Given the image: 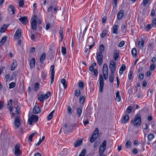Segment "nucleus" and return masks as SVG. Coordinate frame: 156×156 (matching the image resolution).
Masks as SVG:
<instances>
[{
  "instance_id": "1",
  "label": "nucleus",
  "mask_w": 156,
  "mask_h": 156,
  "mask_svg": "<svg viewBox=\"0 0 156 156\" xmlns=\"http://www.w3.org/2000/svg\"><path fill=\"white\" fill-rule=\"evenodd\" d=\"M133 122V126L136 127L139 126L141 123V118L139 114H137L134 118V121L132 120L131 123Z\"/></svg>"
},
{
  "instance_id": "2",
  "label": "nucleus",
  "mask_w": 156,
  "mask_h": 156,
  "mask_svg": "<svg viewBox=\"0 0 156 156\" xmlns=\"http://www.w3.org/2000/svg\"><path fill=\"white\" fill-rule=\"evenodd\" d=\"M99 132L98 129L96 128L93 133L90 139V140L91 143H93L95 141L98 136Z\"/></svg>"
},
{
  "instance_id": "3",
  "label": "nucleus",
  "mask_w": 156,
  "mask_h": 156,
  "mask_svg": "<svg viewBox=\"0 0 156 156\" xmlns=\"http://www.w3.org/2000/svg\"><path fill=\"white\" fill-rule=\"evenodd\" d=\"M99 81V91L102 93L103 90V88L104 86V79L101 74L100 75Z\"/></svg>"
},
{
  "instance_id": "4",
  "label": "nucleus",
  "mask_w": 156,
  "mask_h": 156,
  "mask_svg": "<svg viewBox=\"0 0 156 156\" xmlns=\"http://www.w3.org/2000/svg\"><path fill=\"white\" fill-rule=\"evenodd\" d=\"M38 117L36 115H32L29 117L28 119V122L30 125H32L33 122H36L38 120Z\"/></svg>"
},
{
  "instance_id": "5",
  "label": "nucleus",
  "mask_w": 156,
  "mask_h": 156,
  "mask_svg": "<svg viewBox=\"0 0 156 156\" xmlns=\"http://www.w3.org/2000/svg\"><path fill=\"white\" fill-rule=\"evenodd\" d=\"M37 16L36 15H34L31 19L32 22L31 23V26L32 29L35 30L37 28Z\"/></svg>"
},
{
  "instance_id": "6",
  "label": "nucleus",
  "mask_w": 156,
  "mask_h": 156,
  "mask_svg": "<svg viewBox=\"0 0 156 156\" xmlns=\"http://www.w3.org/2000/svg\"><path fill=\"white\" fill-rule=\"evenodd\" d=\"M103 54L97 53L96 59L98 64L99 66H101L103 62Z\"/></svg>"
},
{
  "instance_id": "7",
  "label": "nucleus",
  "mask_w": 156,
  "mask_h": 156,
  "mask_svg": "<svg viewBox=\"0 0 156 156\" xmlns=\"http://www.w3.org/2000/svg\"><path fill=\"white\" fill-rule=\"evenodd\" d=\"M20 145L19 144H17L14 148V154L16 156L19 155L21 152V151L20 149Z\"/></svg>"
},
{
  "instance_id": "8",
  "label": "nucleus",
  "mask_w": 156,
  "mask_h": 156,
  "mask_svg": "<svg viewBox=\"0 0 156 156\" xmlns=\"http://www.w3.org/2000/svg\"><path fill=\"white\" fill-rule=\"evenodd\" d=\"M51 83H52L54 82V78L55 71H54V66L53 65H51Z\"/></svg>"
},
{
  "instance_id": "9",
  "label": "nucleus",
  "mask_w": 156,
  "mask_h": 156,
  "mask_svg": "<svg viewBox=\"0 0 156 156\" xmlns=\"http://www.w3.org/2000/svg\"><path fill=\"white\" fill-rule=\"evenodd\" d=\"M21 30L20 29L17 30L15 34L14 38L17 39H20L21 36Z\"/></svg>"
},
{
  "instance_id": "10",
  "label": "nucleus",
  "mask_w": 156,
  "mask_h": 156,
  "mask_svg": "<svg viewBox=\"0 0 156 156\" xmlns=\"http://www.w3.org/2000/svg\"><path fill=\"white\" fill-rule=\"evenodd\" d=\"M47 73L45 70H43L41 73V77L44 82L46 80Z\"/></svg>"
},
{
  "instance_id": "11",
  "label": "nucleus",
  "mask_w": 156,
  "mask_h": 156,
  "mask_svg": "<svg viewBox=\"0 0 156 156\" xmlns=\"http://www.w3.org/2000/svg\"><path fill=\"white\" fill-rule=\"evenodd\" d=\"M19 20L24 24H26L28 22L27 16H24L19 18Z\"/></svg>"
},
{
  "instance_id": "12",
  "label": "nucleus",
  "mask_w": 156,
  "mask_h": 156,
  "mask_svg": "<svg viewBox=\"0 0 156 156\" xmlns=\"http://www.w3.org/2000/svg\"><path fill=\"white\" fill-rule=\"evenodd\" d=\"M124 10L123 9H121L118 13L117 16V19L118 20L121 19L123 16Z\"/></svg>"
},
{
  "instance_id": "13",
  "label": "nucleus",
  "mask_w": 156,
  "mask_h": 156,
  "mask_svg": "<svg viewBox=\"0 0 156 156\" xmlns=\"http://www.w3.org/2000/svg\"><path fill=\"white\" fill-rule=\"evenodd\" d=\"M33 113L34 114H38L40 112V109L38 105H35L33 109Z\"/></svg>"
},
{
  "instance_id": "14",
  "label": "nucleus",
  "mask_w": 156,
  "mask_h": 156,
  "mask_svg": "<svg viewBox=\"0 0 156 156\" xmlns=\"http://www.w3.org/2000/svg\"><path fill=\"white\" fill-rule=\"evenodd\" d=\"M9 10L11 12V14L14 15L15 13V6L13 5H9Z\"/></svg>"
},
{
  "instance_id": "15",
  "label": "nucleus",
  "mask_w": 156,
  "mask_h": 156,
  "mask_svg": "<svg viewBox=\"0 0 156 156\" xmlns=\"http://www.w3.org/2000/svg\"><path fill=\"white\" fill-rule=\"evenodd\" d=\"M129 116L128 115H126L121 119L122 122L124 123H126L129 119Z\"/></svg>"
},
{
  "instance_id": "16",
  "label": "nucleus",
  "mask_w": 156,
  "mask_h": 156,
  "mask_svg": "<svg viewBox=\"0 0 156 156\" xmlns=\"http://www.w3.org/2000/svg\"><path fill=\"white\" fill-rule=\"evenodd\" d=\"M14 124L16 127L17 128H18L20 124V118L19 117H16V118L15 120Z\"/></svg>"
},
{
  "instance_id": "17",
  "label": "nucleus",
  "mask_w": 156,
  "mask_h": 156,
  "mask_svg": "<svg viewBox=\"0 0 156 156\" xmlns=\"http://www.w3.org/2000/svg\"><path fill=\"white\" fill-rule=\"evenodd\" d=\"M17 66V61L16 60H14L13 61L12 64L11 66V70L12 71H13L16 68Z\"/></svg>"
},
{
  "instance_id": "18",
  "label": "nucleus",
  "mask_w": 156,
  "mask_h": 156,
  "mask_svg": "<svg viewBox=\"0 0 156 156\" xmlns=\"http://www.w3.org/2000/svg\"><path fill=\"white\" fill-rule=\"evenodd\" d=\"M99 50V51L97 53L103 54V52H104L105 50V47L103 44H101L100 45Z\"/></svg>"
},
{
  "instance_id": "19",
  "label": "nucleus",
  "mask_w": 156,
  "mask_h": 156,
  "mask_svg": "<svg viewBox=\"0 0 156 156\" xmlns=\"http://www.w3.org/2000/svg\"><path fill=\"white\" fill-rule=\"evenodd\" d=\"M138 45L140 48H143L144 47V41L142 38L140 39L138 42Z\"/></svg>"
},
{
  "instance_id": "20",
  "label": "nucleus",
  "mask_w": 156,
  "mask_h": 156,
  "mask_svg": "<svg viewBox=\"0 0 156 156\" xmlns=\"http://www.w3.org/2000/svg\"><path fill=\"white\" fill-rule=\"evenodd\" d=\"M118 27L117 25H114L112 27L113 33L114 34H117L118 33Z\"/></svg>"
},
{
  "instance_id": "21",
  "label": "nucleus",
  "mask_w": 156,
  "mask_h": 156,
  "mask_svg": "<svg viewBox=\"0 0 156 156\" xmlns=\"http://www.w3.org/2000/svg\"><path fill=\"white\" fill-rule=\"evenodd\" d=\"M35 63V58H32L30 62V66L31 68H33L34 67Z\"/></svg>"
},
{
  "instance_id": "22",
  "label": "nucleus",
  "mask_w": 156,
  "mask_h": 156,
  "mask_svg": "<svg viewBox=\"0 0 156 156\" xmlns=\"http://www.w3.org/2000/svg\"><path fill=\"white\" fill-rule=\"evenodd\" d=\"M115 100L118 102H119L121 100V97L119 95V92L118 90L116 93Z\"/></svg>"
},
{
  "instance_id": "23",
  "label": "nucleus",
  "mask_w": 156,
  "mask_h": 156,
  "mask_svg": "<svg viewBox=\"0 0 156 156\" xmlns=\"http://www.w3.org/2000/svg\"><path fill=\"white\" fill-rule=\"evenodd\" d=\"M119 56V51L117 50H116L115 51L114 54L113 55V57L114 59L115 60H117Z\"/></svg>"
},
{
  "instance_id": "24",
  "label": "nucleus",
  "mask_w": 156,
  "mask_h": 156,
  "mask_svg": "<svg viewBox=\"0 0 156 156\" xmlns=\"http://www.w3.org/2000/svg\"><path fill=\"white\" fill-rule=\"evenodd\" d=\"M83 143L82 140H80L76 141L74 143V145L75 147H77L78 146H80Z\"/></svg>"
},
{
  "instance_id": "25",
  "label": "nucleus",
  "mask_w": 156,
  "mask_h": 156,
  "mask_svg": "<svg viewBox=\"0 0 156 156\" xmlns=\"http://www.w3.org/2000/svg\"><path fill=\"white\" fill-rule=\"evenodd\" d=\"M45 57L46 54L45 53H43L41 55L40 58V61L41 63H43L45 59Z\"/></svg>"
},
{
  "instance_id": "26",
  "label": "nucleus",
  "mask_w": 156,
  "mask_h": 156,
  "mask_svg": "<svg viewBox=\"0 0 156 156\" xmlns=\"http://www.w3.org/2000/svg\"><path fill=\"white\" fill-rule=\"evenodd\" d=\"M61 82L64 88V89H66L67 87V83L66 80L63 78L61 80Z\"/></svg>"
},
{
  "instance_id": "27",
  "label": "nucleus",
  "mask_w": 156,
  "mask_h": 156,
  "mask_svg": "<svg viewBox=\"0 0 156 156\" xmlns=\"http://www.w3.org/2000/svg\"><path fill=\"white\" fill-rule=\"evenodd\" d=\"M77 113L78 114V117L80 118L82 113V108H78L77 110Z\"/></svg>"
},
{
  "instance_id": "28",
  "label": "nucleus",
  "mask_w": 156,
  "mask_h": 156,
  "mask_svg": "<svg viewBox=\"0 0 156 156\" xmlns=\"http://www.w3.org/2000/svg\"><path fill=\"white\" fill-rule=\"evenodd\" d=\"M96 63L95 62L92 63L91 66L89 67V70L91 72H93L95 70L94 67L96 66Z\"/></svg>"
},
{
  "instance_id": "29",
  "label": "nucleus",
  "mask_w": 156,
  "mask_h": 156,
  "mask_svg": "<svg viewBox=\"0 0 156 156\" xmlns=\"http://www.w3.org/2000/svg\"><path fill=\"white\" fill-rule=\"evenodd\" d=\"M109 68L111 71V73H114L115 70V66L112 65L111 64L109 65Z\"/></svg>"
},
{
  "instance_id": "30",
  "label": "nucleus",
  "mask_w": 156,
  "mask_h": 156,
  "mask_svg": "<svg viewBox=\"0 0 156 156\" xmlns=\"http://www.w3.org/2000/svg\"><path fill=\"white\" fill-rule=\"evenodd\" d=\"M132 55L133 57H136V56L137 51L136 49L134 48H133L131 51Z\"/></svg>"
},
{
  "instance_id": "31",
  "label": "nucleus",
  "mask_w": 156,
  "mask_h": 156,
  "mask_svg": "<svg viewBox=\"0 0 156 156\" xmlns=\"http://www.w3.org/2000/svg\"><path fill=\"white\" fill-rule=\"evenodd\" d=\"M37 99L38 100L42 102V103L44 102L45 100L44 97V95L42 94L39 95Z\"/></svg>"
},
{
  "instance_id": "32",
  "label": "nucleus",
  "mask_w": 156,
  "mask_h": 156,
  "mask_svg": "<svg viewBox=\"0 0 156 156\" xmlns=\"http://www.w3.org/2000/svg\"><path fill=\"white\" fill-rule=\"evenodd\" d=\"M105 149V148H104V147L103 148L102 147L100 146L99 150V153L100 156H101L102 155Z\"/></svg>"
},
{
  "instance_id": "33",
  "label": "nucleus",
  "mask_w": 156,
  "mask_h": 156,
  "mask_svg": "<svg viewBox=\"0 0 156 156\" xmlns=\"http://www.w3.org/2000/svg\"><path fill=\"white\" fill-rule=\"evenodd\" d=\"M7 37L5 36L2 37L1 40L0 41V44L1 45H3L6 40Z\"/></svg>"
},
{
  "instance_id": "34",
  "label": "nucleus",
  "mask_w": 156,
  "mask_h": 156,
  "mask_svg": "<svg viewBox=\"0 0 156 156\" xmlns=\"http://www.w3.org/2000/svg\"><path fill=\"white\" fill-rule=\"evenodd\" d=\"M108 72V67L106 64L105 63L103 65V72L104 73V72Z\"/></svg>"
},
{
  "instance_id": "35",
  "label": "nucleus",
  "mask_w": 156,
  "mask_h": 156,
  "mask_svg": "<svg viewBox=\"0 0 156 156\" xmlns=\"http://www.w3.org/2000/svg\"><path fill=\"white\" fill-rule=\"evenodd\" d=\"M133 109V108L132 106H129L126 109V113L130 114L131 113Z\"/></svg>"
},
{
  "instance_id": "36",
  "label": "nucleus",
  "mask_w": 156,
  "mask_h": 156,
  "mask_svg": "<svg viewBox=\"0 0 156 156\" xmlns=\"http://www.w3.org/2000/svg\"><path fill=\"white\" fill-rule=\"evenodd\" d=\"M37 132H34L33 133H31L29 136L28 137L29 140L31 142L32 141V138L34 135L37 134Z\"/></svg>"
},
{
  "instance_id": "37",
  "label": "nucleus",
  "mask_w": 156,
  "mask_h": 156,
  "mask_svg": "<svg viewBox=\"0 0 156 156\" xmlns=\"http://www.w3.org/2000/svg\"><path fill=\"white\" fill-rule=\"evenodd\" d=\"M54 111V110L53 111L48 115L47 118V119L48 120H50L53 117V113Z\"/></svg>"
},
{
  "instance_id": "38",
  "label": "nucleus",
  "mask_w": 156,
  "mask_h": 156,
  "mask_svg": "<svg viewBox=\"0 0 156 156\" xmlns=\"http://www.w3.org/2000/svg\"><path fill=\"white\" fill-rule=\"evenodd\" d=\"M154 137V136L152 133H150L147 136V138L149 140H152Z\"/></svg>"
},
{
  "instance_id": "39",
  "label": "nucleus",
  "mask_w": 156,
  "mask_h": 156,
  "mask_svg": "<svg viewBox=\"0 0 156 156\" xmlns=\"http://www.w3.org/2000/svg\"><path fill=\"white\" fill-rule=\"evenodd\" d=\"M80 90H78L77 89H76L75 90L74 92V94L77 97H79L80 95Z\"/></svg>"
},
{
  "instance_id": "40",
  "label": "nucleus",
  "mask_w": 156,
  "mask_h": 156,
  "mask_svg": "<svg viewBox=\"0 0 156 156\" xmlns=\"http://www.w3.org/2000/svg\"><path fill=\"white\" fill-rule=\"evenodd\" d=\"M8 27L6 25H4L3 27H2L0 30V32L1 33H3L5 32V30L7 29Z\"/></svg>"
},
{
  "instance_id": "41",
  "label": "nucleus",
  "mask_w": 156,
  "mask_h": 156,
  "mask_svg": "<svg viewBox=\"0 0 156 156\" xmlns=\"http://www.w3.org/2000/svg\"><path fill=\"white\" fill-rule=\"evenodd\" d=\"M14 108L16 109V112L18 114H20V108L18 107V105L15 104L14 105Z\"/></svg>"
},
{
  "instance_id": "42",
  "label": "nucleus",
  "mask_w": 156,
  "mask_h": 156,
  "mask_svg": "<svg viewBox=\"0 0 156 156\" xmlns=\"http://www.w3.org/2000/svg\"><path fill=\"white\" fill-rule=\"evenodd\" d=\"M127 24H125L123 25L121 27V29L122 31L124 33H125L126 31V28L127 27Z\"/></svg>"
},
{
  "instance_id": "43",
  "label": "nucleus",
  "mask_w": 156,
  "mask_h": 156,
  "mask_svg": "<svg viewBox=\"0 0 156 156\" xmlns=\"http://www.w3.org/2000/svg\"><path fill=\"white\" fill-rule=\"evenodd\" d=\"M16 83L15 82H12L9 83V89L13 88L15 87Z\"/></svg>"
},
{
  "instance_id": "44",
  "label": "nucleus",
  "mask_w": 156,
  "mask_h": 156,
  "mask_svg": "<svg viewBox=\"0 0 156 156\" xmlns=\"http://www.w3.org/2000/svg\"><path fill=\"white\" fill-rule=\"evenodd\" d=\"M67 110L68 113L69 115H71L72 113V110L71 108L69 106H68Z\"/></svg>"
},
{
  "instance_id": "45",
  "label": "nucleus",
  "mask_w": 156,
  "mask_h": 156,
  "mask_svg": "<svg viewBox=\"0 0 156 156\" xmlns=\"http://www.w3.org/2000/svg\"><path fill=\"white\" fill-rule=\"evenodd\" d=\"M114 77V73H111L109 77V81L111 82H112Z\"/></svg>"
},
{
  "instance_id": "46",
  "label": "nucleus",
  "mask_w": 156,
  "mask_h": 156,
  "mask_svg": "<svg viewBox=\"0 0 156 156\" xmlns=\"http://www.w3.org/2000/svg\"><path fill=\"white\" fill-rule=\"evenodd\" d=\"M58 6H55L53 8V11L52 12V14H56L58 10Z\"/></svg>"
},
{
  "instance_id": "47",
  "label": "nucleus",
  "mask_w": 156,
  "mask_h": 156,
  "mask_svg": "<svg viewBox=\"0 0 156 156\" xmlns=\"http://www.w3.org/2000/svg\"><path fill=\"white\" fill-rule=\"evenodd\" d=\"M131 141L130 140H128L127 141L126 145L125 147L126 148H129L130 146Z\"/></svg>"
},
{
  "instance_id": "48",
  "label": "nucleus",
  "mask_w": 156,
  "mask_h": 156,
  "mask_svg": "<svg viewBox=\"0 0 156 156\" xmlns=\"http://www.w3.org/2000/svg\"><path fill=\"white\" fill-rule=\"evenodd\" d=\"M85 97L84 96H81L80 98V103L83 104L85 101Z\"/></svg>"
},
{
  "instance_id": "49",
  "label": "nucleus",
  "mask_w": 156,
  "mask_h": 156,
  "mask_svg": "<svg viewBox=\"0 0 156 156\" xmlns=\"http://www.w3.org/2000/svg\"><path fill=\"white\" fill-rule=\"evenodd\" d=\"M51 93L49 91H48L46 94H45L44 95V97L45 99H46L49 98L50 96Z\"/></svg>"
},
{
  "instance_id": "50",
  "label": "nucleus",
  "mask_w": 156,
  "mask_h": 156,
  "mask_svg": "<svg viewBox=\"0 0 156 156\" xmlns=\"http://www.w3.org/2000/svg\"><path fill=\"white\" fill-rule=\"evenodd\" d=\"M61 52L63 55H65L66 53V49L64 47H62L61 49Z\"/></svg>"
},
{
  "instance_id": "51",
  "label": "nucleus",
  "mask_w": 156,
  "mask_h": 156,
  "mask_svg": "<svg viewBox=\"0 0 156 156\" xmlns=\"http://www.w3.org/2000/svg\"><path fill=\"white\" fill-rule=\"evenodd\" d=\"M106 144L107 141L106 140H105L103 141L102 143V144L100 146L101 147H102L103 148L104 147V148L106 149Z\"/></svg>"
},
{
  "instance_id": "52",
  "label": "nucleus",
  "mask_w": 156,
  "mask_h": 156,
  "mask_svg": "<svg viewBox=\"0 0 156 156\" xmlns=\"http://www.w3.org/2000/svg\"><path fill=\"white\" fill-rule=\"evenodd\" d=\"M19 4L20 7H23L24 6L23 0H19Z\"/></svg>"
},
{
  "instance_id": "53",
  "label": "nucleus",
  "mask_w": 156,
  "mask_h": 156,
  "mask_svg": "<svg viewBox=\"0 0 156 156\" xmlns=\"http://www.w3.org/2000/svg\"><path fill=\"white\" fill-rule=\"evenodd\" d=\"M39 89V85L38 83H37L34 84V89L35 90L37 91Z\"/></svg>"
},
{
  "instance_id": "54",
  "label": "nucleus",
  "mask_w": 156,
  "mask_h": 156,
  "mask_svg": "<svg viewBox=\"0 0 156 156\" xmlns=\"http://www.w3.org/2000/svg\"><path fill=\"white\" fill-rule=\"evenodd\" d=\"M86 153V150L85 149L82 150L81 153L79 155V156H84Z\"/></svg>"
},
{
  "instance_id": "55",
  "label": "nucleus",
  "mask_w": 156,
  "mask_h": 156,
  "mask_svg": "<svg viewBox=\"0 0 156 156\" xmlns=\"http://www.w3.org/2000/svg\"><path fill=\"white\" fill-rule=\"evenodd\" d=\"M107 31L106 30H104L101 34V37L102 38H104L105 37L106 35Z\"/></svg>"
},
{
  "instance_id": "56",
  "label": "nucleus",
  "mask_w": 156,
  "mask_h": 156,
  "mask_svg": "<svg viewBox=\"0 0 156 156\" xmlns=\"http://www.w3.org/2000/svg\"><path fill=\"white\" fill-rule=\"evenodd\" d=\"M155 67V65L154 63L151 64L150 67V69L151 71H153L154 70Z\"/></svg>"
},
{
  "instance_id": "57",
  "label": "nucleus",
  "mask_w": 156,
  "mask_h": 156,
  "mask_svg": "<svg viewBox=\"0 0 156 156\" xmlns=\"http://www.w3.org/2000/svg\"><path fill=\"white\" fill-rule=\"evenodd\" d=\"M84 83L83 82H80L79 81V87L81 88H82L84 87Z\"/></svg>"
},
{
  "instance_id": "58",
  "label": "nucleus",
  "mask_w": 156,
  "mask_h": 156,
  "mask_svg": "<svg viewBox=\"0 0 156 156\" xmlns=\"http://www.w3.org/2000/svg\"><path fill=\"white\" fill-rule=\"evenodd\" d=\"M153 26L151 24H148L146 27V28L148 30H150Z\"/></svg>"
},
{
  "instance_id": "59",
  "label": "nucleus",
  "mask_w": 156,
  "mask_h": 156,
  "mask_svg": "<svg viewBox=\"0 0 156 156\" xmlns=\"http://www.w3.org/2000/svg\"><path fill=\"white\" fill-rule=\"evenodd\" d=\"M133 75V72L130 71H129V74L128 75L129 79V80H130L132 78Z\"/></svg>"
},
{
  "instance_id": "60",
  "label": "nucleus",
  "mask_w": 156,
  "mask_h": 156,
  "mask_svg": "<svg viewBox=\"0 0 156 156\" xmlns=\"http://www.w3.org/2000/svg\"><path fill=\"white\" fill-rule=\"evenodd\" d=\"M124 44L125 42L124 41H122L120 42L118 46L120 47H122L124 45Z\"/></svg>"
},
{
  "instance_id": "61",
  "label": "nucleus",
  "mask_w": 156,
  "mask_h": 156,
  "mask_svg": "<svg viewBox=\"0 0 156 156\" xmlns=\"http://www.w3.org/2000/svg\"><path fill=\"white\" fill-rule=\"evenodd\" d=\"M126 68L125 65L124 64H123L121 66V67L120 68V69L121 70H122L124 71L126 70Z\"/></svg>"
},
{
  "instance_id": "62",
  "label": "nucleus",
  "mask_w": 156,
  "mask_h": 156,
  "mask_svg": "<svg viewBox=\"0 0 156 156\" xmlns=\"http://www.w3.org/2000/svg\"><path fill=\"white\" fill-rule=\"evenodd\" d=\"M103 74L105 79V80H107L108 76V72H106V73H104Z\"/></svg>"
},
{
  "instance_id": "63",
  "label": "nucleus",
  "mask_w": 156,
  "mask_h": 156,
  "mask_svg": "<svg viewBox=\"0 0 156 156\" xmlns=\"http://www.w3.org/2000/svg\"><path fill=\"white\" fill-rule=\"evenodd\" d=\"M144 73H140L139 76V79L140 80H142L144 78Z\"/></svg>"
},
{
  "instance_id": "64",
  "label": "nucleus",
  "mask_w": 156,
  "mask_h": 156,
  "mask_svg": "<svg viewBox=\"0 0 156 156\" xmlns=\"http://www.w3.org/2000/svg\"><path fill=\"white\" fill-rule=\"evenodd\" d=\"M152 24L153 26H155V27L156 26V18H155L154 19Z\"/></svg>"
}]
</instances>
